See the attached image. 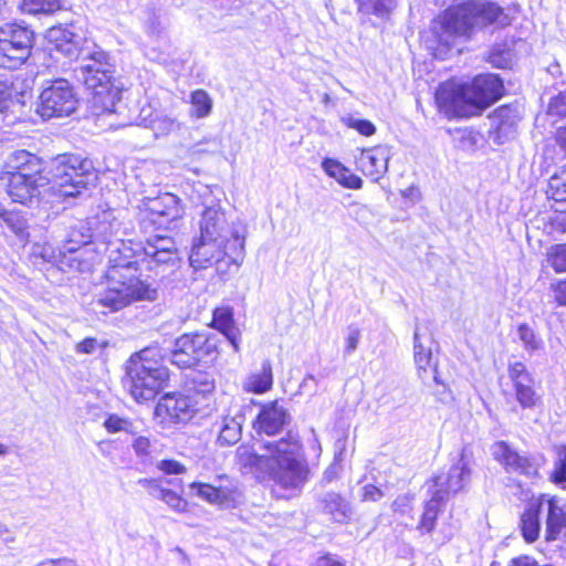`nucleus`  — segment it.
Wrapping results in <instances>:
<instances>
[{
    "label": "nucleus",
    "mask_w": 566,
    "mask_h": 566,
    "mask_svg": "<svg viewBox=\"0 0 566 566\" xmlns=\"http://www.w3.org/2000/svg\"><path fill=\"white\" fill-rule=\"evenodd\" d=\"M261 453L249 446L235 450V464L242 474H252L261 482L283 486V439H262Z\"/></svg>",
    "instance_id": "obj_5"
},
{
    "label": "nucleus",
    "mask_w": 566,
    "mask_h": 566,
    "mask_svg": "<svg viewBox=\"0 0 566 566\" xmlns=\"http://www.w3.org/2000/svg\"><path fill=\"white\" fill-rule=\"evenodd\" d=\"M493 449L494 460L497 461L507 473L514 461L517 460L520 452L512 449L506 441L495 442Z\"/></svg>",
    "instance_id": "obj_41"
},
{
    "label": "nucleus",
    "mask_w": 566,
    "mask_h": 566,
    "mask_svg": "<svg viewBox=\"0 0 566 566\" xmlns=\"http://www.w3.org/2000/svg\"><path fill=\"white\" fill-rule=\"evenodd\" d=\"M92 239L98 255L111 250L109 266L106 271V287L97 295L94 306L102 314L118 312L139 301H155L157 289L140 279L138 260L126 252L128 248L122 237L125 231L112 210H104L87 218ZM132 249H129L130 251Z\"/></svg>",
    "instance_id": "obj_1"
},
{
    "label": "nucleus",
    "mask_w": 566,
    "mask_h": 566,
    "mask_svg": "<svg viewBox=\"0 0 566 566\" xmlns=\"http://www.w3.org/2000/svg\"><path fill=\"white\" fill-rule=\"evenodd\" d=\"M91 77L93 78L92 82L87 81H81L87 90H91L94 92L95 96H102L105 93L111 94L113 90V83L112 80L114 77L113 74H111V71H98L90 73Z\"/></svg>",
    "instance_id": "obj_38"
},
{
    "label": "nucleus",
    "mask_w": 566,
    "mask_h": 566,
    "mask_svg": "<svg viewBox=\"0 0 566 566\" xmlns=\"http://www.w3.org/2000/svg\"><path fill=\"white\" fill-rule=\"evenodd\" d=\"M310 475L311 470L302 451V444L289 431L285 434V491H290L289 496L297 495Z\"/></svg>",
    "instance_id": "obj_17"
},
{
    "label": "nucleus",
    "mask_w": 566,
    "mask_h": 566,
    "mask_svg": "<svg viewBox=\"0 0 566 566\" xmlns=\"http://www.w3.org/2000/svg\"><path fill=\"white\" fill-rule=\"evenodd\" d=\"M553 451L555 458L548 480L555 485H562L566 483V443L555 446Z\"/></svg>",
    "instance_id": "obj_36"
},
{
    "label": "nucleus",
    "mask_w": 566,
    "mask_h": 566,
    "mask_svg": "<svg viewBox=\"0 0 566 566\" xmlns=\"http://www.w3.org/2000/svg\"><path fill=\"white\" fill-rule=\"evenodd\" d=\"M355 169L373 182L380 180L388 169V155L380 146L359 149L354 160Z\"/></svg>",
    "instance_id": "obj_23"
},
{
    "label": "nucleus",
    "mask_w": 566,
    "mask_h": 566,
    "mask_svg": "<svg viewBox=\"0 0 566 566\" xmlns=\"http://www.w3.org/2000/svg\"><path fill=\"white\" fill-rule=\"evenodd\" d=\"M193 390L199 394L211 392L214 388V382L211 376L207 373H197L192 377Z\"/></svg>",
    "instance_id": "obj_55"
},
{
    "label": "nucleus",
    "mask_w": 566,
    "mask_h": 566,
    "mask_svg": "<svg viewBox=\"0 0 566 566\" xmlns=\"http://www.w3.org/2000/svg\"><path fill=\"white\" fill-rule=\"evenodd\" d=\"M546 113L555 119L566 118V88L549 99Z\"/></svg>",
    "instance_id": "obj_50"
},
{
    "label": "nucleus",
    "mask_w": 566,
    "mask_h": 566,
    "mask_svg": "<svg viewBox=\"0 0 566 566\" xmlns=\"http://www.w3.org/2000/svg\"><path fill=\"white\" fill-rule=\"evenodd\" d=\"M157 468L166 474H180L186 471V468L176 460H161Z\"/></svg>",
    "instance_id": "obj_60"
},
{
    "label": "nucleus",
    "mask_w": 566,
    "mask_h": 566,
    "mask_svg": "<svg viewBox=\"0 0 566 566\" xmlns=\"http://www.w3.org/2000/svg\"><path fill=\"white\" fill-rule=\"evenodd\" d=\"M168 379L163 349L157 346L144 348L127 361L124 384L138 402L154 399Z\"/></svg>",
    "instance_id": "obj_4"
},
{
    "label": "nucleus",
    "mask_w": 566,
    "mask_h": 566,
    "mask_svg": "<svg viewBox=\"0 0 566 566\" xmlns=\"http://www.w3.org/2000/svg\"><path fill=\"white\" fill-rule=\"evenodd\" d=\"M104 427L111 433H115V432H119V431H124V432H127L130 434L137 433L133 422H130L128 419L122 418L117 415L108 416L104 422Z\"/></svg>",
    "instance_id": "obj_52"
},
{
    "label": "nucleus",
    "mask_w": 566,
    "mask_h": 566,
    "mask_svg": "<svg viewBox=\"0 0 566 566\" xmlns=\"http://www.w3.org/2000/svg\"><path fill=\"white\" fill-rule=\"evenodd\" d=\"M243 241L238 235L228 243L218 239L208 240L200 234L193 241L189 262L195 270L218 265L226 259L238 266L243 258Z\"/></svg>",
    "instance_id": "obj_11"
},
{
    "label": "nucleus",
    "mask_w": 566,
    "mask_h": 566,
    "mask_svg": "<svg viewBox=\"0 0 566 566\" xmlns=\"http://www.w3.org/2000/svg\"><path fill=\"white\" fill-rule=\"evenodd\" d=\"M489 117L494 120V133L496 138H502L512 132L520 120V116L515 106L503 104L496 107Z\"/></svg>",
    "instance_id": "obj_33"
},
{
    "label": "nucleus",
    "mask_w": 566,
    "mask_h": 566,
    "mask_svg": "<svg viewBox=\"0 0 566 566\" xmlns=\"http://www.w3.org/2000/svg\"><path fill=\"white\" fill-rule=\"evenodd\" d=\"M391 511L394 515L400 517H410L412 518V513L415 510V495L412 494H399L391 502Z\"/></svg>",
    "instance_id": "obj_46"
},
{
    "label": "nucleus",
    "mask_w": 566,
    "mask_h": 566,
    "mask_svg": "<svg viewBox=\"0 0 566 566\" xmlns=\"http://www.w3.org/2000/svg\"><path fill=\"white\" fill-rule=\"evenodd\" d=\"M485 61L495 69H509L512 64L511 52L509 49L494 48L489 52Z\"/></svg>",
    "instance_id": "obj_51"
},
{
    "label": "nucleus",
    "mask_w": 566,
    "mask_h": 566,
    "mask_svg": "<svg viewBox=\"0 0 566 566\" xmlns=\"http://www.w3.org/2000/svg\"><path fill=\"white\" fill-rule=\"evenodd\" d=\"M271 370L263 367L261 373L252 374L245 378L243 388L248 392L263 394L271 388Z\"/></svg>",
    "instance_id": "obj_39"
},
{
    "label": "nucleus",
    "mask_w": 566,
    "mask_h": 566,
    "mask_svg": "<svg viewBox=\"0 0 566 566\" xmlns=\"http://www.w3.org/2000/svg\"><path fill=\"white\" fill-rule=\"evenodd\" d=\"M359 337H360V332L358 328H353L349 331L348 335L345 338L346 354H350L357 348Z\"/></svg>",
    "instance_id": "obj_62"
},
{
    "label": "nucleus",
    "mask_w": 566,
    "mask_h": 566,
    "mask_svg": "<svg viewBox=\"0 0 566 566\" xmlns=\"http://www.w3.org/2000/svg\"><path fill=\"white\" fill-rule=\"evenodd\" d=\"M81 63L74 69L75 77L78 81H87L88 83L93 81L90 73L107 70L111 71V74L114 75L115 69L113 63L111 62L109 55L99 48H94L90 50L88 48H84V53L80 54Z\"/></svg>",
    "instance_id": "obj_26"
},
{
    "label": "nucleus",
    "mask_w": 566,
    "mask_h": 566,
    "mask_svg": "<svg viewBox=\"0 0 566 566\" xmlns=\"http://www.w3.org/2000/svg\"><path fill=\"white\" fill-rule=\"evenodd\" d=\"M138 264H146L149 271L165 276L172 273L182 262L180 251L174 238L154 234L146 239L140 253L130 255Z\"/></svg>",
    "instance_id": "obj_10"
},
{
    "label": "nucleus",
    "mask_w": 566,
    "mask_h": 566,
    "mask_svg": "<svg viewBox=\"0 0 566 566\" xmlns=\"http://www.w3.org/2000/svg\"><path fill=\"white\" fill-rule=\"evenodd\" d=\"M133 449H134L135 454L139 459L145 460L150 455V452H151L150 440L147 437L139 436L134 440Z\"/></svg>",
    "instance_id": "obj_57"
},
{
    "label": "nucleus",
    "mask_w": 566,
    "mask_h": 566,
    "mask_svg": "<svg viewBox=\"0 0 566 566\" xmlns=\"http://www.w3.org/2000/svg\"><path fill=\"white\" fill-rule=\"evenodd\" d=\"M346 440V437L344 438V441ZM344 453H345V443L343 447L334 454L332 463L325 469L322 475L321 483L326 485L331 484L335 480H337L340 475V472L343 470V461H344Z\"/></svg>",
    "instance_id": "obj_44"
},
{
    "label": "nucleus",
    "mask_w": 566,
    "mask_h": 566,
    "mask_svg": "<svg viewBox=\"0 0 566 566\" xmlns=\"http://www.w3.org/2000/svg\"><path fill=\"white\" fill-rule=\"evenodd\" d=\"M40 254L50 263H56L61 268L69 265L80 272L88 271L99 256L87 221L71 228L59 253L50 245H44Z\"/></svg>",
    "instance_id": "obj_7"
},
{
    "label": "nucleus",
    "mask_w": 566,
    "mask_h": 566,
    "mask_svg": "<svg viewBox=\"0 0 566 566\" xmlns=\"http://www.w3.org/2000/svg\"><path fill=\"white\" fill-rule=\"evenodd\" d=\"M358 10L377 17L388 15L391 11L390 0H355Z\"/></svg>",
    "instance_id": "obj_47"
},
{
    "label": "nucleus",
    "mask_w": 566,
    "mask_h": 566,
    "mask_svg": "<svg viewBox=\"0 0 566 566\" xmlns=\"http://www.w3.org/2000/svg\"><path fill=\"white\" fill-rule=\"evenodd\" d=\"M60 8L59 0H22L21 10L30 14L53 13Z\"/></svg>",
    "instance_id": "obj_43"
},
{
    "label": "nucleus",
    "mask_w": 566,
    "mask_h": 566,
    "mask_svg": "<svg viewBox=\"0 0 566 566\" xmlns=\"http://www.w3.org/2000/svg\"><path fill=\"white\" fill-rule=\"evenodd\" d=\"M213 324L231 343L234 350L239 349V332L233 325V312L229 307L217 308L213 313Z\"/></svg>",
    "instance_id": "obj_35"
},
{
    "label": "nucleus",
    "mask_w": 566,
    "mask_h": 566,
    "mask_svg": "<svg viewBox=\"0 0 566 566\" xmlns=\"http://www.w3.org/2000/svg\"><path fill=\"white\" fill-rule=\"evenodd\" d=\"M342 123L346 128L355 130L363 137H371L376 134V125L367 118H358L347 115L342 118Z\"/></svg>",
    "instance_id": "obj_42"
},
{
    "label": "nucleus",
    "mask_w": 566,
    "mask_h": 566,
    "mask_svg": "<svg viewBox=\"0 0 566 566\" xmlns=\"http://www.w3.org/2000/svg\"><path fill=\"white\" fill-rule=\"evenodd\" d=\"M33 46V31L18 23L0 25V67L15 70L27 62Z\"/></svg>",
    "instance_id": "obj_12"
},
{
    "label": "nucleus",
    "mask_w": 566,
    "mask_h": 566,
    "mask_svg": "<svg viewBox=\"0 0 566 566\" xmlns=\"http://www.w3.org/2000/svg\"><path fill=\"white\" fill-rule=\"evenodd\" d=\"M0 218L3 223L11 229L19 238H24L28 235L25 220L13 212H9L6 210L0 211Z\"/></svg>",
    "instance_id": "obj_49"
},
{
    "label": "nucleus",
    "mask_w": 566,
    "mask_h": 566,
    "mask_svg": "<svg viewBox=\"0 0 566 566\" xmlns=\"http://www.w3.org/2000/svg\"><path fill=\"white\" fill-rule=\"evenodd\" d=\"M181 216L182 207L179 198L170 192L161 193L156 198L148 199L145 203L140 217V227L145 231L149 228L155 230L168 229Z\"/></svg>",
    "instance_id": "obj_15"
},
{
    "label": "nucleus",
    "mask_w": 566,
    "mask_h": 566,
    "mask_svg": "<svg viewBox=\"0 0 566 566\" xmlns=\"http://www.w3.org/2000/svg\"><path fill=\"white\" fill-rule=\"evenodd\" d=\"M151 116V109L143 108L139 117L135 120L136 125L150 127L155 134V136H166L171 132L178 130L180 128V124L177 119L169 116H156L155 118H149Z\"/></svg>",
    "instance_id": "obj_34"
},
{
    "label": "nucleus",
    "mask_w": 566,
    "mask_h": 566,
    "mask_svg": "<svg viewBox=\"0 0 566 566\" xmlns=\"http://www.w3.org/2000/svg\"><path fill=\"white\" fill-rule=\"evenodd\" d=\"M2 174L9 176L25 175V179L50 177L41 158L23 149L15 150L8 157Z\"/></svg>",
    "instance_id": "obj_22"
},
{
    "label": "nucleus",
    "mask_w": 566,
    "mask_h": 566,
    "mask_svg": "<svg viewBox=\"0 0 566 566\" xmlns=\"http://www.w3.org/2000/svg\"><path fill=\"white\" fill-rule=\"evenodd\" d=\"M546 195L554 211L547 224L551 231L564 233L566 232V164L548 179Z\"/></svg>",
    "instance_id": "obj_20"
},
{
    "label": "nucleus",
    "mask_w": 566,
    "mask_h": 566,
    "mask_svg": "<svg viewBox=\"0 0 566 566\" xmlns=\"http://www.w3.org/2000/svg\"><path fill=\"white\" fill-rule=\"evenodd\" d=\"M413 360L417 369L418 377L426 384L429 378L433 380V386L430 388L432 395L438 402L444 403L447 398L451 397V389L448 384L441 379L438 373V364L432 358L431 349L424 348L420 343V335L418 332L413 334Z\"/></svg>",
    "instance_id": "obj_19"
},
{
    "label": "nucleus",
    "mask_w": 566,
    "mask_h": 566,
    "mask_svg": "<svg viewBox=\"0 0 566 566\" xmlns=\"http://www.w3.org/2000/svg\"><path fill=\"white\" fill-rule=\"evenodd\" d=\"M314 566H346V564L335 555L325 552L316 558Z\"/></svg>",
    "instance_id": "obj_61"
},
{
    "label": "nucleus",
    "mask_w": 566,
    "mask_h": 566,
    "mask_svg": "<svg viewBox=\"0 0 566 566\" xmlns=\"http://www.w3.org/2000/svg\"><path fill=\"white\" fill-rule=\"evenodd\" d=\"M216 357V336L206 333H188L175 340L169 359L179 368H190L199 361H212Z\"/></svg>",
    "instance_id": "obj_13"
},
{
    "label": "nucleus",
    "mask_w": 566,
    "mask_h": 566,
    "mask_svg": "<svg viewBox=\"0 0 566 566\" xmlns=\"http://www.w3.org/2000/svg\"><path fill=\"white\" fill-rule=\"evenodd\" d=\"M52 191L60 197H76L96 179L92 160L80 155L55 157L49 168Z\"/></svg>",
    "instance_id": "obj_8"
},
{
    "label": "nucleus",
    "mask_w": 566,
    "mask_h": 566,
    "mask_svg": "<svg viewBox=\"0 0 566 566\" xmlns=\"http://www.w3.org/2000/svg\"><path fill=\"white\" fill-rule=\"evenodd\" d=\"M97 347V340L95 338H85L76 345V352L83 354H92Z\"/></svg>",
    "instance_id": "obj_63"
},
{
    "label": "nucleus",
    "mask_w": 566,
    "mask_h": 566,
    "mask_svg": "<svg viewBox=\"0 0 566 566\" xmlns=\"http://www.w3.org/2000/svg\"><path fill=\"white\" fill-rule=\"evenodd\" d=\"M197 192L202 197L201 205L203 210L199 222L200 234L206 239H218L230 243L237 238L235 234L244 242V228L229 221L224 210L221 208L219 200L212 195L211 190L203 185L199 186Z\"/></svg>",
    "instance_id": "obj_9"
},
{
    "label": "nucleus",
    "mask_w": 566,
    "mask_h": 566,
    "mask_svg": "<svg viewBox=\"0 0 566 566\" xmlns=\"http://www.w3.org/2000/svg\"><path fill=\"white\" fill-rule=\"evenodd\" d=\"M507 473L533 480L539 478V468L534 459L520 453Z\"/></svg>",
    "instance_id": "obj_40"
},
{
    "label": "nucleus",
    "mask_w": 566,
    "mask_h": 566,
    "mask_svg": "<svg viewBox=\"0 0 566 566\" xmlns=\"http://www.w3.org/2000/svg\"><path fill=\"white\" fill-rule=\"evenodd\" d=\"M322 167L326 175L335 179L342 187L353 190L363 188V179L337 159L325 158Z\"/></svg>",
    "instance_id": "obj_30"
},
{
    "label": "nucleus",
    "mask_w": 566,
    "mask_h": 566,
    "mask_svg": "<svg viewBox=\"0 0 566 566\" xmlns=\"http://www.w3.org/2000/svg\"><path fill=\"white\" fill-rule=\"evenodd\" d=\"M322 513L333 523L346 524L350 520L352 507L348 501L337 492H327L319 500Z\"/></svg>",
    "instance_id": "obj_29"
},
{
    "label": "nucleus",
    "mask_w": 566,
    "mask_h": 566,
    "mask_svg": "<svg viewBox=\"0 0 566 566\" xmlns=\"http://www.w3.org/2000/svg\"><path fill=\"white\" fill-rule=\"evenodd\" d=\"M137 483L146 489L149 495L158 500L165 491V488H163L160 483L155 479H139Z\"/></svg>",
    "instance_id": "obj_59"
},
{
    "label": "nucleus",
    "mask_w": 566,
    "mask_h": 566,
    "mask_svg": "<svg viewBox=\"0 0 566 566\" xmlns=\"http://www.w3.org/2000/svg\"><path fill=\"white\" fill-rule=\"evenodd\" d=\"M517 331L526 350L534 352L541 347V342L530 325L526 323L520 324Z\"/></svg>",
    "instance_id": "obj_53"
},
{
    "label": "nucleus",
    "mask_w": 566,
    "mask_h": 566,
    "mask_svg": "<svg viewBox=\"0 0 566 566\" xmlns=\"http://www.w3.org/2000/svg\"><path fill=\"white\" fill-rule=\"evenodd\" d=\"M547 261L556 273L566 272V243L553 245L547 252Z\"/></svg>",
    "instance_id": "obj_48"
},
{
    "label": "nucleus",
    "mask_w": 566,
    "mask_h": 566,
    "mask_svg": "<svg viewBox=\"0 0 566 566\" xmlns=\"http://www.w3.org/2000/svg\"><path fill=\"white\" fill-rule=\"evenodd\" d=\"M554 302L557 306H566V277L551 284Z\"/></svg>",
    "instance_id": "obj_58"
},
{
    "label": "nucleus",
    "mask_w": 566,
    "mask_h": 566,
    "mask_svg": "<svg viewBox=\"0 0 566 566\" xmlns=\"http://www.w3.org/2000/svg\"><path fill=\"white\" fill-rule=\"evenodd\" d=\"M78 99L67 80L51 81L41 92L36 112L43 119L66 117L75 112Z\"/></svg>",
    "instance_id": "obj_14"
},
{
    "label": "nucleus",
    "mask_w": 566,
    "mask_h": 566,
    "mask_svg": "<svg viewBox=\"0 0 566 566\" xmlns=\"http://www.w3.org/2000/svg\"><path fill=\"white\" fill-rule=\"evenodd\" d=\"M2 184L7 187L9 197L14 201L27 206L39 203L48 192L52 191L50 177H38V179H25L22 176H9L1 174Z\"/></svg>",
    "instance_id": "obj_18"
},
{
    "label": "nucleus",
    "mask_w": 566,
    "mask_h": 566,
    "mask_svg": "<svg viewBox=\"0 0 566 566\" xmlns=\"http://www.w3.org/2000/svg\"><path fill=\"white\" fill-rule=\"evenodd\" d=\"M470 475L467 462L453 464L447 473L432 475L428 483L434 486L431 495H439L447 503L450 495H454L464 488V481Z\"/></svg>",
    "instance_id": "obj_21"
},
{
    "label": "nucleus",
    "mask_w": 566,
    "mask_h": 566,
    "mask_svg": "<svg viewBox=\"0 0 566 566\" xmlns=\"http://www.w3.org/2000/svg\"><path fill=\"white\" fill-rule=\"evenodd\" d=\"M244 415L240 408H235L221 417L217 444L220 447L234 446L241 440Z\"/></svg>",
    "instance_id": "obj_28"
},
{
    "label": "nucleus",
    "mask_w": 566,
    "mask_h": 566,
    "mask_svg": "<svg viewBox=\"0 0 566 566\" xmlns=\"http://www.w3.org/2000/svg\"><path fill=\"white\" fill-rule=\"evenodd\" d=\"M512 19L504 8L493 1L467 0L449 6L440 12L431 24L432 35L444 52L452 48L455 38H471L475 31L495 25H511Z\"/></svg>",
    "instance_id": "obj_3"
},
{
    "label": "nucleus",
    "mask_w": 566,
    "mask_h": 566,
    "mask_svg": "<svg viewBox=\"0 0 566 566\" xmlns=\"http://www.w3.org/2000/svg\"><path fill=\"white\" fill-rule=\"evenodd\" d=\"M546 507V539L554 541L566 527V512L557 495L539 493L527 499L521 514L520 530L527 543L535 542L541 533V512Z\"/></svg>",
    "instance_id": "obj_6"
},
{
    "label": "nucleus",
    "mask_w": 566,
    "mask_h": 566,
    "mask_svg": "<svg viewBox=\"0 0 566 566\" xmlns=\"http://www.w3.org/2000/svg\"><path fill=\"white\" fill-rule=\"evenodd\" d=\"M507 376L512 382L514 398L523 410H534L543 406V392L523 361H513L507 365Z\"/></svg>",
    "instance_id": "obj_16"
},
{
    "label": "nucleus",
    "mask_w": 566,
    "mask_h": 566,
    "mask_svg": "<svg viewBox=\"0 0 566 566\" xmlns=\"http://www.w3.org/2000/svg\"><path fill=\"white\" fill-rule=\"evenodd\" d=\"M190 488L195 490L197 496L212 504L221 503L226 499V494L220 489L210 484L195 482Z\"/></svg>",
    "instance_id": "obj_45"
},
{
    "label": "nucleus",
    "mask_w": 566,
    "mask_h": 566,
    "mask_svg": "<svg viewBox=\"0 0 566 566\" xmlns=\"http://www.w3.org/2000/svg\"><path fill=\"white\" fill-rule=\"evenodd\" d=\"M46 39L52 50L60 52L67 59H77L84 53V38L74 31L73 25H59L48 30Z\"/></svg>",
    "instance_id": "obj_24"
},
{
    "label": "nucleus",
    "mask_w": 566,
    "mask_h": 566,
    "mask_svg": "<svg viewBox=\"0 0 566 566\" xmlns=\"http://www.w3.org/2000/svg\"><path fill=\"white\" fill-rule=\"evenodd\" d=\"M253 429L259 436H265L263 439L277 440L283 430V407L279 401H272L263 405L255 420Z\"/></svg>",
    "instance_id": "obj_25"
},
{
    "label": "nucleus",
    "mask_w": 566,
    "mask_h": 566,
    "mask_svg": "<svg viewBox=\"0 0 566 566\" xmlns=\"http://www.w3.org/2000/svg\"><path fill=\"white\" fill-rule=\"evenodd\" d=\"M384 491L371 483L365 484L360 491L361 502H378L384 497Z\"/></svg>",
    "instance_id": "obj_56"
},
{
    "label": "nucleus",
    "mask_w": 566,
    "mask_h": 566,
    "mask_svg": "<svg viewBox=\"0 0 566 566\" xmlns=\"http://www.w3.org/2000/svg\"><path fill=\"white\" fill-rule=\"evenodd\" d=\"M446 502L439 495H431L423 502L422 512L417 524L420 534H430L434 531L439 515L444 511Z\"/></svg>",
    "instance_id": "obj_32"
},
{
    "label": "nucleus",
    "mask_w": 566,
    "mask_h": 566,
    "mask_svg": "<svg viewBox=\"0 0 566 566\" xmlns=\"http://www.w3.org/2000/svg\"><path fill=\"white\" fill-rule=\"evenodd\" d=\"M36 566H77L73 560L62 558V559H50L43 560L39 563Z\"/></svg>",
    "instance_id": "obj_64"
},
{
    "label": "nucleus",
    "mask_w": 566,
    "mask_h": 566,
    "mask_svg": "<svg viewBox=\"0 0 566 566\" xmlns=\"http://www.w3.org/2000/svg\"><path fill=\"white\" fill-rule=\"evenodd\" d=\"M190 116L206 118L212 111V99L203 90H196L190 94Z\"/></svg>",
    "instance_id": "obj_37"
},
{
    "label": "nucleus",
    "mask_w": 566,
    "mask_h": 566,
    "mask_svg": "<svg viewBox=\"0 0 566 566\" xmlns=\"http://www.w3.org/2000/svg\"><path fill=\"white\" fill-rule=\"evenodd\" d=\"M566 158V124L558 126L552 136V143L543 147L542 163L546 168L555 166Z\"/></svg>",
    "instance_id": "obj_31"
},
{
    "label": "nucleus",
    "mask_w": 566,
    "mask_h": 566,
    "mask_svg": "<svg viewBox=\"0 0 566 566\" xmlns=\"http://www.w3.org/2000/svg\"><path fill=\"white\" fill-rule=\"evenodd\" d=\"M156 413L174 422H187L195 413L189 397L184 395H165L156 406Z\"/></svg>",
    "instance_id": "obj_27"
},
{
    "label": "nucleus",
    "mask_w": 566,
    "mask_h": 566,
    "mask_svg": "<svg viewBox=\"0 0 566 566\" xmlns=\"http://www.w3.org/2000/svg\"><path fill=\"white\" fill-rule=\"evenodd\" d=\"M505 95L503 78L495 73H479L469 81L450 77L434 93L438 109L450 118L480 116Z\"/></svg>",
    "instance_id": "obj_2"
},
{
    "label": "nucleus",
    "mask_w": 566,
    "mask_h": 566,
    "mask_svg": "<svg viewBox=\"0 0 566 566\" xmlns=\"http://www.w3.org/2000/svg\"><path fill=\"white\" fill-rule=\"evenodd\" d=\"M159 500L165 502L175 512L182 513L187 511V501L172 490L165 489Z\"/></svg>",
    "instance_id": "obj_54"
}]
</instances>
